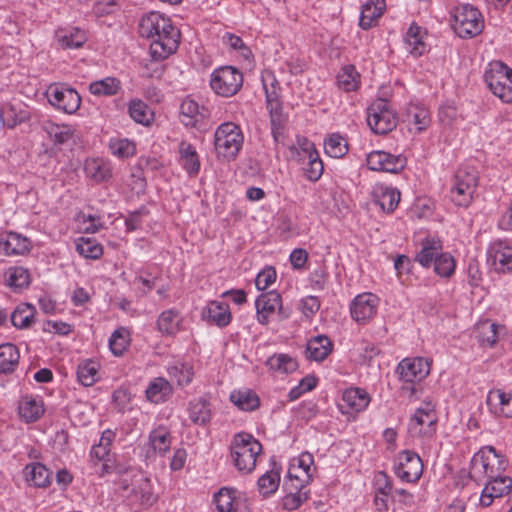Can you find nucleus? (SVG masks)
I'll return each instance as SVG.
<instances>
[{
  "label": "nucleus",
  "mask_w": 512,
  "mask_h": 512,
  "mask_svg": "<svg viewBox=\"0 0 512 512\" xmlns=\"http://www.w3.org/2000/svg\"><path fill=\"white\" fill-rule=\"evenodd\" d=\"M8 283L12 287L23 288L29 285L28 270L23 267L10 269Z\"/></svg>",
  "instance_id": "338daca9"
},
{
  "label": "nucleus",
  "mask_w": 512,
  "mask_h": 512,
  "mask_svg": "<svg viewBox=\"0 0 512 512\" xmlns=\"http://www.w3.org/2000/svg\"><path fill=\"white\" fill-rule=\"evenodd\" d=\"M30 242L26 237L9 232L0 237V254L5 256L24 255L29 252Z\"/></svg>",
  "instance_id": "a211bd4d"
},
{
  "label": "nucleus",
  "mask_w": 512,
  "mask_h": 512,
  "mask_svg": "<svg viewBox=\"0 0 512 512\" xmlns=\"http://www.w3.org/2000/svg\"><path fill=\"white\" fill-rule=\"evenodd\" d=\"M434 271L441 277H450L455 271V260L449 253L441 252L435 259Z\"/></svg>",
  "instance_id": "6e6d98bb"
},
{
  "label": "nucleus",
  "mask_w": 512,
  "mask_h": 512,
  "mask_svg": "<svg viewBox=\"0 0 512 512\" xmlns=\"http://www.w3.org/2000/svg\"><path fill=\"white\" fill-rule=\"evenodd\" d=\"M410 121L416 126L417 132H422L430 125L429 111L425 108L414 107L408 112Z\"/></svg>",
  "instance_id": "13d9d810"
},
{
  "label": "nucleus",
  "mask_w": 512,
  "mask_h": 512,
  "mask_svg": "<svg viewBox=\"0 0 512 512\" xmlns=\"http://www.w3.org/2000/svg\"><path fill=\"white\" fill-rule=\"evenodd\" d=\"M131 493L133 498L144 508L152 506L157 501V496L153 493L152 485L147 478L141 479Z\"/></svg>",
  "instance_id": "4c0bfd02"
},
{
  "label": "nucleus",
  "mask_w": 512,
  "mask_h": 512,
  "mask_svg": "<svg viewBox=\"0 0 512 512\" xmlns=\"http://www.w3.org/2000/svg\"><path fill=\"white\" fill-rule=\"evenodd\" d=\"M34 313L35 308L32 305L28 303H22L18 305L11 313V322L16 328H28L33 321Z\"/></svg>",
  "instance_id": "79ce46f5"
},
{
  "label": "nucleus",
  "mask_w": 512,
  "mask_h": 512,
  "mask_svg": "<svg viewBox=\"0 0 512 512\" xmlns=\"http://www.w3.org/2000/svg\"><path fill=\"white\" fill-rule=\"evenodd\" d=\"M486 491H490L497 498L508 494L512 490V479L508 476H498L489 479L485 485Z\"/></svg>",
  "instance_id": "5fc2aeb1"
},
{
  "label": "nucleus",
  "mask_w": 512,
  "mask_h": 512,
  "mask_svg": "<svg viewBox=\"0 0 512 512\" xmlns=\"http://www.w3.org/2000/svg\"><path fill=\"white\" fill-rule=\"evenodd\" d=\"M243 85L242 73L233 66H223L213 71L210 79L212 90L223 97L235 95Z\"/></svg>",
  "instance_id": "6e6552de"
},
{
  "label": "nucleus",
  "mask_w": 512,
  "mask_h": 512,
  "mask_svg": "<svg viewBox=\"0 0 512 512\" xmlns=\"http://www.w3.org/2000/svg\"><path fill=\"white\" fill-rule=\"evenodd\" d=\"M486 403L494 415L505 418L512 417V392H505L501 389L490 390Z\"/></svg>",
  "instance_id": "f3484780"
},
{
  "label": "nucleus",
  "mask_w": 512,
  "mask_h": 512,
  "mask_svg": "<svg viewBox=\"0 0 512 512\" xmlns=\"http://www.w3.org/2000/svg\"><path fill=\"white\" fill-rule=\"evenodd\" d=\"M359 77L354 66H345L337 76L338 86L346 92L355 91L359 86Z\"/></svg>",
  "instance_id": "a18cd8bd"
},
{
  "label": "nucleus",
  "mask_w": 512,
  "mask_h": 512,
  "mask_svg": "<svg viewBox=\"0 0 512 512\" xmlns=\"http://www.w3.org/2000/svg\"><path fill=\"white\" fill-rule=\"evenodd\" d=\"M266 365L270 370L281 374L292 373L298 368L296 359L284 353L272 355L267 359Z\"/></svg>",
  "instance_id": "72a5a7b5"
},
{
  "label": "nucleus",
  "mask_w": 512,
  "mask_h": 512,
  "mask_svg": "<svg viewBox=\"0 0 512 512\" xmlns=\"http://www.w3.org/2000/svg\"><path fill=\"white\" fill-rule=\"evenodd\" d=\"M86 41V37L83 31L75 29L70 33L58 35V42L62 48L65 49H76L81 47Z\"/></svg>",
  "instance_id": "4d7b16f0"
},
{
  "label": "nucleus",
  "mask_w": 512,
  "mask_h": 512,
  "mask_svg": "<svg viewBox=\"0 0 512 512\" xmlns=\"http://www.w3.org/2000/svg\"><path fill=\"white\" fill-rule=\"evenodd\" d=\"M171 434L167 428L159 426L151 431L149 442L154 452L163 456L171 446Z\"/></svg>",
  "instance_id": "58836bf2"
},
{
  "label": "nucleus",
  "mask_w": 512,
  "mask_h": 512,
  "mask_svg": "<svg viewBox=\"0 0 512 512\" xmlns=\"http://www.w3.org/2000/svg\"><path fill=\"white\" fill-rule=\"evenodd\" d=\"M276 280V270L273 267L263 269L255 279V285L258 290L264 291L270 287Z\"/></svg>",
  "instance_id": "774afa93"
},
{
  "label": "nucleus",
  "mask_w": 512,
  "mask_h": 512,
  "mask_svg": "<svg viewBox=\"0 0 512 512\" xmlns=\"http://www.w3.org/2000/svg\"><path fill=\"white\" fill-rule=\"evenodd\" d=\"M45 129L50 139L57 145L68 143L75 133V130L69 125L49 124Z\"/></svg>",
  "instance_id": "49530a36"
},
{
  "label": "nucleus",
  "mask_w": 512,
  "mask_h": 512,
  "mask_svg": "<svg viewBox=\"0 0 512 512\" xmlns=\"http://www.w3.org/2000/svg\"><path fill=\"white\" fill-rule=\"evenodd\" d=\"M370 396L369 394L361 388H349L346 389L343 392L342 395V401L343 405L342 408L346 407L348 410L353 412H361L367 408V406L370 403Z\"/></svg>",
  "instance_id": "412c9836"
},
{
  "label": "nucleus",
  "mask_w": 512,
  "mask_h": 512,
  "mask_svg": "<svg viewBox=\"0 0 512 512\" xmlns=\"http://www.w3.org/2000/svg\"><path fill=\"white\" fill-rule=\"evenodd\" d=\"M306 145L304 150L308 155V163L304 168V172L310 181H317L323 174L324 166L318 153L314 149V145L312 143H307Z\"/></svg>",
  "instance_id": "e433bc0d"
},
{
  "label": "nucleus",
  "mask_w": 512,
  "mask_h": 512,
  "mask_svg": "<svg viewBox=\"0 0 512 512\" xmlns=\"http://www.w3.org/2000/svg\"><path fill=\"white\" fill-rule=\"evenodd\" d=\"M46 96L53 107L67 114L75 113L81 105L79 93L65 84L53 83L49 85Z\"/></svg>",
  "instance_id": "9d476101"
},
{
  "label": "nucleus",
  "mask_w": 512,
  "mask_h": 512,
  "mask_svg": "<svg viewBox=\"0 0 512 512\" xmlns=\"http://www.w3.org/2000/svg\"><path fill=\"white\" fill-rule=\"evenodd\" d=\"M255 306L257 320L262 325H267L270 322L271 316L276 312H278L282 319L289 316V313L283 309L281 295L274 290L259 295L255 301Z\"/></svg>",
  "instance_id": "f8f14e48"
},
{
  "label": "nucleus",
  "mask_w": 512,
  "mask_h": 512,
  "mask_svg": "<svg viewBox=\"0 0 512 512\" xmlns=\"http://www.w3.org/2000/svg\"><path fill=\"white\" fill-rule=\"evenodd\" d=\"M84 171L86 176L96 183L106 182L112 177L110 163L101 158L86 160Z\"/></svg>",
  "instance_id": "5701e85b"
},
{
  "label": "nucleus",
  "mask_w": 512,
  "mask_h": 512,
  "mask_svg": "<svg viewBox=\"0 0 512 512\" xmlns=\"http://www.w3.org/2000/svg\"><path fill=\"white\" fill-rule=\"evenodd\" d=\"M121 89L120 81L115 77H106L92 82L89 91L95 96H113Z\"/></svg>",
  "instance_id": "ea45409f"
},
{
  "label": "nucleus",
  "mask_w": 512,
  "mask_h": 512,
  "mask_svg": "<svg viewBox=\"0 0 512 512\" xmlns=\"http://www.w3.org/2000/svg\"><path fill=\"white\" fill-rule=\"evenodd\" d=\"M367 123L375 134H387L397 126L396 112L385 99H377L367 109Z\"/></svg>",
  "instance_id": "0eeeda50"
},
{
  "label": "nucleus",
  "mask_w": 512,
  "mask_h": 512,
  "mask_svg": "<svg viewBox=\"0 0 512 512\" xmlns=\"http://www.w3.org/2000/svg\"><path fill=\"white\" fill-rule=\"evenodd\" d=\"M441 252V241L435 238H427L422 242V248L417 253L415 260L423 267H430Z\"/></svg>",
  "instance_id": "c85d7f7f"
},
{
  "label": "nucleus",
  "mask_w": 512,
  "mask_h": 512,
  "mask_svg": "<svg viewBox=\"0 0 512 512\" xmlns=\"http://www.w3.org/2000/svg\"><path fill=\"white\" fill-rule=\"evenodd\" d=\"M128 345V335L124 328H119L113 332L109 339V347L116 356L122 355Z\"/></svg>",
  "instance_id": "bf43d9fd"
},
{
  "label": "nucleus",
  "mask_w": 512,
  "mask_h": 512,
  "mask_svg": "<svg viewBox=\"0 0 512 512\" xmlns=\"http://www.w3.org/2000/svg\"><path fill=\"white\" fill-rule=\"evenodd\" d=\"M199 105L191 99H185L180 106V120L185 126H195L199 117Z\"/></svg>",
  "instance_id": "3c124183"
},
{
  "label": "nucleus",
  "mask_w": 512,
  "mask_h": 512,
  "mask_svg": "<svg viewBox=\"0 0 512 512\" xmlns=\"http://www.w3.org/2000/svg\"><path fill=\"white\" fill-rule=\"evenodd\" d=\"M214 498L219 512H250L246 496L235 488L223 487Z\"/></svg>",
  "instance_id": "4468645a"
},
{
  "label": "nucleus",
  "mask_w": 512,
  "mask_h": 512,
  "mask_svg": "<svg viewBox=\"0 0 512 512\" xmlns=\"http://www.w3.org/2000/svg\"><path fill=\"white\" fill-rule=\"evenodd\" d=\"M212 417L210 403L204 399H197L189 404V418L196 425H206Z\"/></svg>",
  "instance_id": "c9c22d12"
},
{
  "label": "nucleus",
  "mask_w": 512,
  "mask_h": 512,
  "mask_svg": "<svg viewBox=\"0 0 512 512\" xmlns=\"http://www.w3.org/2000/svg\"><path fill=\"white\" fill-rule=\"evenodd\" d=\"M452 28L461 38H473L484 29V18L478 8L471 4H463L452 12Z\"/></svg>",
  "instance_id": "20e7f679"
},
{
  "label": "nucleus",
  "mask_w": 512,
  "mask_h": 512,
  "mask_svg": "<svg viewBox=\"0 0 512 512\" xmlns=\"http://www.w3.org/2000/svg\"><path fill=\"white\" fill-rule=\"evenodd\" d=\"M379 299L375 294L363 293L357 295L350 305L352 318L359 322L369 321L377 312Z\"/></svg>",
  "instance_id": "2eb2a0df"
},
{
  "label": "nucleus",
  "mask_w": 512,
  "mask_h": 512,
  "mask_svg": "<svg viewBox=\"0 0 512 512\" xmlns=\"http://www.w3.org/2000/svg\"><path fill=\"white\" fill-rule=\"evenodd\" d=\"M429 372V363L422 357L405 358L396 368V373L399 375L400 380L406 383V385L402 386V391H409L410 395H413L415 392L414 383L424 379L429 375Z\"/></svg>",
  "instance_id": "1a4fd4ad"
},
{
  "label": "nucleus",
  "mask_w": 512,
  "mask_h": 512,
  "mask_svg": "<svg viewBox=\"0 0 512 512\" xmlns=\"http://www.w3.org/2000/svg\"><path fill=\"white\" fill-rule=\"evenodd\" d=\"M99 364L92 360L82 361L77 368L78 381L86 387L92 386L98 380Z\"/></svg>",
  "instance_id": "37998d69"
},
{
  "label": "nucleus",
  "mask_w": 512,
  "mask_h": 512,
  "mask_svg": "<svg viewBox=\"0 0 512 512\" xmlns=\"http://www.w3.org/2000/svg\"><path fill=\"white\" fill-rule=\"evenodd\" d=\"M396 475L405 482H416L423 473V463L419 455L410 450H404L398 455L395 467Z\"/></svg>",
  "instance_id": "ddd939ff"
},
{
  "label": "nucleus",
  "mask_w": 512,
  "mask_h": 512,
  "mask_svg": "<svg viewBox=\"0 0 512 512\" xmlns=\"http://www.w3.org/2000/svg\"><path fill=\"white\" fill-rule=\"evenodd\" d=\"M180 161L186 172L195 176L200 170V160L196 149L188 142L182 141L179 144Z\"/></svg>",
  "instance_id": "cd10ccee"
},
{
  "label": "nucleus",
  "mask_w": 512,
  "mask_h": 512,
  "mask_svg": "<svg viewBox=\"0 0 512 512\" xmlns=\"http://www.w3.org/2000/svg\"><path fill=\"white\" fill-rule=\"evenodd\" d=\"M473 194L474 192L465 189L463 186H459L456 182H454L450 190L452 202L459 207H467L472 201Z\"/></svg>",
  "instance_id": "e2e57ef3"
},
{
  "label": "nucleus",
  "mask_w": 512,
  "mask_h": 512,
  "mask_svg": "<svg viewBox=\"0 0 512 512\" xmlns=\"http://www.w3.org/2000/svg\"><path fill=\"white\" fill-rule=\"evenodd\" d=\"M128 112L136 123L144 126H149L154 120L153 111L140 99H133L129 102Z\"/></svg>",
  "instance_id": "473e14b6"
},
{
  "label": "nucleus",
  "mask_w": 512,
  "mask_h": 512,
  "mask_svg": "<svg viewBox=\"0 0 512 512\" xmlns=\"http://www.w3.org/2000/svg\"><path fill=\"white\" fill-rule=\"evenodd\" d=\"M76 251L83 257L89 259H98L103 254L101 244L94 238L80 237L76 241Z\"/></svg>",
  "instance_id": "c03bdc74"
},
{
  "label": "nucleus",
  "mask_w": 512,
  "mask_h": 512,
  "mask_svg": "<svg viewBox=\"0 0 512 512\" xmlns=\"http://www.w3.org/2000/svg\"><path fill=\"white\" fill-rule=\"evenodd\" d=\"M506 467L504 457L493 446H485L472 457L469 475L476 481L483 477L491 479L500 476Z\"/></svg>",
  "instance_id": "7ed1b4c3"
},
{
  "label": "nucleus",
  "mask_w": 512,
  "mask_h": 512,
  "mask_svg": "<svg viewBox=\"0 0 512 512\" xmlns=\"http://www.w3.org/2000/svg\"><path fill=\"white\" fill-rule=\"evenodd\" d=\"M437 421L436 413H430L426 415H413L411 422L412 430L418 428V433L430 436L435 432V424Z\"/></svg>",
  "instance_id": "de8ad7c7"
},
{
  "label": "nucleus",
  "mask_w": 512,
  "mask_h": 512,
  "mask_svg": "<svg viewBox=\"0 0 512 512\" xmlns=\"http://www.w3.org/2000/svg\"><path fill=\"white\" fill-rule=\"evenodd\" d=\"M332 350L331 340L325 335H318L307 342L305 355L310 361L321 362L328 357Z\"/></svg>",
  "instance_id": "6ab92c4d"
},
{
  "label": "nucleus",
  "mask_w": 512,
  "mask_h": 512,
  "mask_svg": "<svg viewBox=\"0 0 512 512\" xmlns=\"http://www.w3.org/2000/svg\"><path fill=\"white\" fill-rule=\"evenodd\" d=\"M172 393L173 388L171 384L163 377L154 378L148 384L145 391L147 400L154 404L167 401Z\"/></svg>",
  "instance_id": "4be33fe9"
},
{
  "label": "nucleus",
  "mask_w": 512,
  "mask_h": 512,
  "mask_svg": "<svg viewBox=\"0 0 512 512\" xmlns=\"http://www.w3.org/2000/svg\"><path fill=\"white\" fill-rule=\"evenodd\" d=\"M141 37L151 39L150 54L156 60H164L173 54L180 43V31L170 18L159 12H150L139 23Z\"/></svg>",
  "instance_id": "f257e3e1"
},
{
  "label": "nucleus",
  "mask_w": 512,
  "mask_h": 512,
  "mask_svg": "<svg viewBox=\"0 0 512 512\" xmlns=\"http://www.w3.org/2000/svg\"><path fill=\"white\" fill-rule=\"evenodd\" d=\"M367 167L372 171L398 174L407 165V158L402 155H394L384 150H375L366 157Z\"/></svg>",
  "instance_id": "9b49d317"
},
{
  "label": "nucleus",
  "mask_w": 512,
  "mask_h": 512,
  "mask_svg": "<svg viewBox=\"0 0 512 512\" xmlns=\"http://www.w3.org/2000/svg\"><path fill=\"white\" fill-rule=\"evenodd\" d=\"M109 147L112 154L119 158L133 156L136 150L135 144L128 139L112 140Z\"/></svg>",
  "instance_id": "680f3d73"
},
{
  "label": "nucleus",
  "mask_w": 512,
  "mask_h": 512,
  "mask_svg": "<svg viewBox=\"0 0 512 512\" xmlns=\"http://www.w3.org/2000/svg\"><path fill=\"white\" fill-rule=\"evenodd\" d=\"M285 489L288 491L282 499L283 508L289 511L296 510L301 504L308 500L309 492L303 489H295L288 482L284 483Z\"/></svg>",
  "instance_id": "a19ab883"
},
{
  "label": "nucleus",
  "mask_w": 512,
  "mask_h": 512,
  "mask_svg": "<svg viewBox=\"0 0 512 512\" xmlns=\"http://www.w3.org/2000/svg\"><path fill=\"white\" fill-rule=\"evenodd\" d=\"M488 262L497 272L511 271L512 247L502 242L493 243L488 250Z\"/></svg>",
  "instance_id": "dca6fc26"
},
{
  "label": "nucleus",
  "mask_w": 512,
  "mask_h": 512,
  "mask_svg": "<svg viewBox=\"0 0 512 512\" xmlns=\"http://www.w3.org/2000/svg\"><path fill=\"white\" fill-rule=\"evenodd\" d=\"M385 10V0H369L363 5L359 20L362 29L371 28Z\"/></svg>",
  "instance_id": "a878e982"
},
{
  "label": "nucleus",
  "mask_w": 512,
  "mask_h": 512,
  "mask_svg": "<svg viewBox=\"0 0 512 512\" xmlns=\"http://www.w3.org/2000/svg\"><path fill=\"white\" fill-rule=\"evenodd\" d=\"M454 182L465 189L475 192L478 184V174L473 167H463L457 170Z\"/></svg>",
  "instance_id": "8fccbe9b"
},
{
  "label": "nucleus",
  "mask_w": 512,
  "mask_h": 512,
  "mask_svg": "<svg viewBox=\"0 0 512 512\" xmlns=\"http://www.w3.org/2000/svg\"><path fill=\"white\" fill-rule=\"evenodd\" d=\"M183 318L181 313L176 309H168L163 311L157 319V328L163 335H175L181 330Z\"/></svg>",
  "instance_id": "b1692460"
},
{
  "label": "nucleus",
  "mask_w": 512,
  "mask_h": 512,
  "mask_svg": "<svg viewBox=\"0 0 512 512\" xmlns=\"http://www.w3.org/2000/svg\"><path fill=\"white\" fill-rule=\"evenodd\" d=\"M312 476L313 473L303 470L297 467L295 463H292L288 470L289 481L287 482L293 485L295 489H304L312 480Z\"/></svg>",
  "instance_id": "864d4df0"
},
{
  "label": "nucleus",
  "mask_w": 512,
  "mask_h": 512,
  "mask_svg": "<svg viewBox=\"0 0 512 512\" xmlns=\"http://www.w3.org/2000/svg\"><path fill=\"white\" fill-rule=\"evenodd\" d=\"M490 91L505 103H512V69L501 61H492L484 73Z\"/></svg>",
  "instance_id": "423d86ee"
},
{
  "label": "nucleus",
  "mask_w": 512,
  "mask_h": 512,
  "mask_svg": "<svg viewBox=\"0 0 512 512\" xmlns=\"http://www.w3.org/2000/svg\"><path fill=\"white\" fill-rule=\"evenodd\" d=\"M19 362L18 348L12 343L0 345V373H11Z\"/></svg>",
  "instance_id": "f704fd0d"
},
{
  "label": "nucleus",
  "mask_w": 512,
  "mask_h": 512,
  "mask_svg": "<svg viewBox=\"0 0 512 512\" xmlns=\"http://www.w3.org/2000/svg\"><path fill=\"white\" fill-rule=\"evenodd\" d=\"M169 374L176 379L180 386L188 385L194 376L193 369L188 364H178L169 368Z\"/></svg>",
  "instance_id": "052dcab7"
},
{
  "label": "nucleus",
  "mask_w": 512,
  "mask_h": 512,
  "mask_svg": "<svg viewBox=\"0 0 512 512\" xmlns=\"http://www.w3.org/2000/svg\"><path fill=\"white\" fill-rule=\"evenodd\" d=\"M400 192L393 187L377 185L373 189V199L383 211L393 212L400 202Z\"/></svg>",
  "instance_id": "aec40b11"
},
{
  "label": "nucleus",
  "mask_w": 512,
  "mask_h": 512,
  "mask_svg": "<svg viewBox=\"0 0 512 512\" xmlns=\"http://www.w3.org/2000/svg\"><path fill=\"white\" fill-rule=\"evenodd\" d=\"M264 89H265V94H266L267 107L270 110L271 122H272V125H275L277 122H280V118H281L278 95L274 89L270 91L267 88V85L265 82H264Z\"/></svg>",
  "instance_id": "0e129e2a"
},
{
  "label": "nucleus",
  "mask_w": 512,
  "mask_h": 512,
  "mask_svg": "<svg viewBox=\"0 0 512 512\" xmlns=\"http://www.w3.org/2000/svg\"><path fill=\"white\" fill-rule=\"evenodd\" d=\"M404 43L406 49L414 56H421L424 54L426 50V44L423 41V36L421 34V28L416 24L412 23L408 28Z\"/></svg>",
  "instance_id": "2f4dec72"
},
{
  "label": "nucleus",
  "mask_w": 512,
  "mask_h": 512,
  "mask_svg": "<svg viewBox=\"0 0 512 512\" xmlns=\"http://www.w3.org/2000/svg\"><path fill=\"white\" fill-rule=\"evenodd\" d=\"M44 413L41 399L23 397L19 403V415L27 422L37 421Z\"/></svg>",
  "instance_id": "c756f323"
},
{
  "label": "nucleus",
  "mask_w": 512,
  "mask_h": 512,
  "mask_svg": "<svg viewBox=\"0 0 512 512\" xmlns=\"http://www.w3.org/2000/svg\"><path fill=\"white\" fill-rule=\"evenodd\" d=\"M262 452L261 443L248 433H237L230 445V455L237 470L249 474L256 467L257 457Z\"/></svg>",
  "instance_id": "f03ea898"
},
{
  "label": "nucleus",
  "mask_w": 512,
  "mask_h": 512,
  "mask_svg": "<svg viewBox=\"0 0 512 512\" xmlns=\"http://www.w3.org/2000/svg\"><path fill=\"white\" fill-rule=\"evenodd\" d=\"M241 129L232 122L222 123L214 134V147L217 156L227 161L235 159L243 145Z\"/></svg>",
  "instance_id": "39448f33"
},
{
  "label": "nucleus",
  "mask_w": 512,
  "mask_h": 512,
  "mask_svg": "<svg viewBox=\"0 0 512 512\" xmlns=\"http://www.w3.org/2000/svg\"><path fill=\"white\" fill-rule=\"evenodd\" d=\"M26 481L35 487H47L51 483L52 473L41 463H31L25 466Z\"/></svg>",
  "instance_id": "bb28decb"
},
{
  "label": "nucleus",
  "mask_w": 512,
  "mask_h": 512,
  "mask_svg": "<svg viewBox=\"0 0 512 512\" xmlns=\"http://www.w3.org/2000/svg\"><path fill=\"white\" fill-rule=\"evenodd\" d=\"M280 483V474L278 471H268L265 474H263L257 482L258 490L259 492L264 495H271L273 494Z\"/></svg>",
  "instance_id": "603ef678"
},
{
  "label": "nucleus",
  "mask_w": 512,
  "mask_h": 512,
  "mask_svg": "<svg viewBox=\"0 0 512 512\" xmlns=\"http://www.w3.org/2000/svg\"><path fill=\"white\" fill-rule=\"evenodd\" d=\"M202 317L208 322L215 323L219 327L227 326L231 321V313L227 304L211 302L203 309Z\"/></svg>",
  "instance_id": "393cba45"
},
{
  "label": "nucleus",
  "mask_w": 512,
  "mask_h": 512,
  "mask_svg": "<svg viewBox=\"0 0 512 512\" xmlns=\"http://www.w3.org/2000/svg\"><path fill=\"white\" fill-rule=\"evenodd\" d=\"M223 42L234 50L240 51L243 58L249 60L252 56L250 48L243 42V40L232 33H226L223 36Z\"/></svg>",
  "instance_id": "69168bd1"
},
{
  "label": "nucleus",
  "mask_w": 512,
  "mask_h": 512,
  "mask_svg": "<svg viewBox=\"0 0 512 512\" xmlns=\"http://www.w3.org/2000/svg\"><path fill=\"white\" fill-rule=\"evenodd\" d=\"M231 402L243 411H254L260 405V398L252 390H238L230 394Z\"/></svg>",
  "instance_id": "7c9ffc66"
},
{
  "label": "nucleus",
  "mask_w": 512,
  "mask_h": 512,
  "mask_svg": "<svg viewBox=\"0 0 512 512\" xmlns=\"http://www.w3.org/2000/svg\"><path fill=\"white\" fill-rule=\"evenodd\" d=\"M324 149L328 156L341 158L348 151L346 140L339 134H332L324 143Z\"/></svg>",
  "instance_id": "09e8293b"
}]
</instances>
